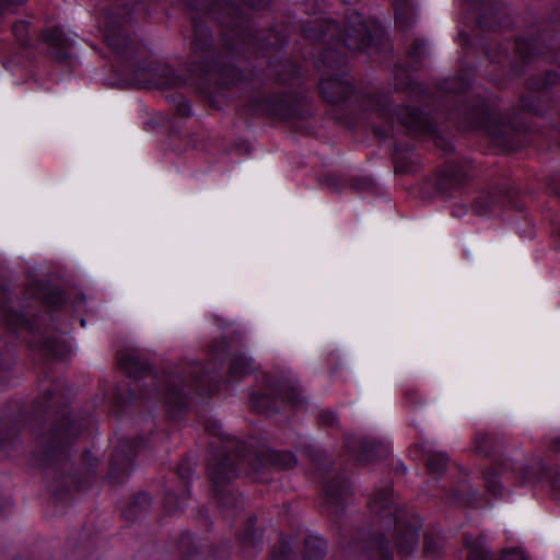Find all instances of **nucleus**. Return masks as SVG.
Here are the masks:
<instances>
[{
    "label": "nucleus",
    "mask_w": 560,
    "mask_h": 560,
    "mask_svg": "<svg viewBox=\"0 0 560 560\" xmlns=\"http://www.w3.org/2000/svg\"><path fill=\"white\" fill-rule=\"evenodd\" d=\"M119 2L114 7H104L101 27L107 45L119 56L126 58V78L128 85L140 88L168 89L183 84L174 71L160 62L144 59V50L137 46L122 30L131 21L130 12Z\"/></svg>",
    "instance_id": "f257e3e1"
},
{
    "label": "nucleus",
    "mask_w": 560,
    "mask_h": 560,
    "mask_svg": "<svg viewBox=\"0 0 560 560\" xmlns=\"http://www.w3.org/2000/svg\"><path fill=\"white\" fill-rule=\"evenodd\" d=\"M205 430L224 444L222 451L213 453L208 463V472L215 488L237 477L246 464L254 472H260L267 464L276 468H291L296 464L290 452L268 448L253 454L246 443L225 433L215 419L207 420Z\"/></svg>",
    "instance_id": "f03ea898"
},
{
    "label": "nucleus",
    "mask_w": 560,
    "mask_h": 560,
    "mask_svg": "<svg viewBox=\"0 0 560 560\" xmlns=\"http://www.w3.org/2000/svg\"><path fill=\"white\" fill-rule=\"evenodd\" d=\"M371 510L380 516L386 528L394 525L395 545L401 556L410 555L419 544L421 522L411 511L400 508L394 499L390 487L376 491L370 501Z\"/></svg>",
    "instance_id": "7ed1b4c3"
},
{
    "label": "nucleus",
    "mask_w": 560,
    "mask_h": 560,
    "mask_svg": "<svg viewBox=\"0 0 560 560\" xmlns=\"http://www.w3.org/2000/svg\"><path fill=\"white\" fill-rule=\"evenodd\" d=\"M162 388L153 392L172 411L185 408L194 395H211L214 388L210 377L198 363H185L165 373L160 380Z\"/></svg>",
    "instance_id": "20e7f679"
},
{
    "label": "nucleus",
    "mask_w": 560,
    "mask_h": 560,
    "mask_svg": "<svg viewBox=\"0 0 560 560\" xmlns=\"http://www.w3.org/2000/svg\"><path fill=\"white\" fill-rule=\"evenodd\" d=\"M539 468L541 477L532 469L518 468L515 470L510 464H502L485 474V488L495 499H508L512 487L516 485L532 486L534 482H542L545 478H550L549 471L545 467L539 466Z\"/></svg>",
    "instance_id": "39448f33"
},
{
    "label": "nucleus",
    "mask_w": 560,
    "mask_h": 560,
    "mask_svg": "<svg viewBox=\"0 0 560 560\" xmlns=\"http://www.w3.org/2000/svg\"><path fill=\"white\" fill-rule=\"evenodd\" d=\"M467 129H483L494 144L509 149L511 147L514 128L505 124L499 113L488 104H480L472 109L463 121Z\"/></svg>",
    "instance_id": "423d86ee"
},
{
    "label": "nucleus",
    "mask_w": 560,
    "mask_h": 560,
    "mask_svg": "<svg viewBox=\"0 0 560 560\" xmlns=\"http://www.w3.org/2000/svg\"><path fill=\"white\" fill-rule=\"evenodd\" d=\"M317 39L341 42L348 49L360 50L369 46L372 39V27L366 24L359 13L353 12L348 16L343 31H340L335 21H329L320 31Z\"/></svg>",
    "instance_id": "0eeeda50"
},
{
    "label": "nucleus",
    "mask_w": 560,
    "mask_h": 560,
    "mask_svg": "<svg viewBox=\"0 0 560 560\" xmlns=\"http://www.w3.org/2000/svg\"><path fill=\"white\" fill-rule=\"evenodd\" d=\"M208 14L210 19L217 20L220 24L224 25L223 42L228 48L235 49L237 47V43H232L234 38L242 44L259 46L258 38L244 27L238 10L233 4L213 3Z\"/></svg>",
    "instance_id": "6e6552de"
},
{
    "label": "nucleus",
    "mask_w": 560,
    "mask_h": 560,
    "mask_svg": "<svg viewBox=\"0 0 560 560\" xmlns=\"http://www.w3.org/2000/svg\"><path fill=\"white\" fill-rule=\"evenodd\" d=\"M278 399L287 400L293 406H299L302 402L295 383L291 381L275 383L272 380H268L262 390L252 394L250 406L256 411L270 413L277 409Z\"/></svg>",
    "instance_id": "1a4fd4ad"
},
{
    "label": "nucleus",
    "mask_w": 560,
    "mask_h": 560,
    "mask_svg": "<svg viewBox=\"0 0 560 560\" xmlns=\"http://www.w3.org/2000/svg\"><path fill=\"white\" fill-rule=\"evenodd\" d=\"M120 369L132 378L128 384L132 397H147L150 394L144 389L147 385H154L155 377L147 364L136 353H121L118 358Z\"/></svg>",
    "instance_id": "9d476101"
},
{
    "label": "nucleus",
    "mask_w": 560,
    "mask_h": 560,
    "mask_svg": "<svg viewBox=\"0 0 560 560\" xmlns=\"http://www.w3.org/2000/svg\"><path fill=\"white\" fill-rule=\"evenodd\" d=\"M381 116L389 119L390 124L395 121L401 124L413 135L433 136L435 133L431 118L418 108L401 107L398 112L392 113V108L388 106L381 109Z\"/></svg>",
    "instance_id": "9b49d317"
},
{
    "label": "nucleus",
    "mask_w": 560,
    "mask_h": 560,
    "mask_svg": "<svg viewBox=\"0 0 560 560\" xmlns=\"http://www.w3.org/2000/svg\"><path fill=\"white\" fill-rule=\"evenodd\" d=\"M322 90L330 102H342L350 95L352 88L349 82L326 78L322 82Z\"/></svg>",
    "instance_id": "f8f14e48"
},
{
    "label": "nucleus",
    "mask_w": 560,
    "mask_h": 560,
    "mask_svg": "<svg viewBox=\"0 0 560 560\" xmlns=\"http://www.w3.org/2000/svg\"><path fill=\"white\" fill-rule=\"evenodd\" d=\"M77 431V423L67 419L62 424L54 430L49 441V452H56L63 444L69 443Z\"/></svg>",
    "instance_id": "ddd939ff"
},
{
    "label": "nucleus",
    "mask_w": 560,
    "mask_h": 560,
    "mask_svg": "<svg viewBox=\"0 0 560 560\" xmlns=\"http://www.w3.org/2000/svg\"><path fill=\"white\" fill-rule=\"evenodd\" d=\"M71 343L67 336L58 335L47 338L40 351L54 358H65L71 352Z\"/></svg>",
    "instance_id": "4468645a"
},
{
    "label": "nucleus",
    "mask_w": 560,
    "mask_h": 560,
    "mask_svg": "<svg viewBox=\"0 0 560 560\" xmlns=\"http://www.w3.org/2000/svg\"><path fill=\"white\" fill-rule=\"evenodd\" d=\"M502 200V194L501 191L490 192V191H482L479 194L478 197L475 198L472 202V210L474 212L485 215L490 212H492Z\"/></svg>",
    "instance_id": "2eb2a0df"
},
{
    "label": "nucleus",
    "mask_w": 560,
    "mask_h": 560,
    "mask_svg": "<svg viewBox=\"0 0 560 560\" xmlns=\"http://www.w3.org/2000/svg\"><path fill=\"white\" fill-rule=\"evenodd\" d=\"M194 50L196 52L205 54L212 47V38L207 24L202 21H194Z\"/></svg>",
    "instance_id": "dca6fc26"
},
{
    "label": "nucleus",
    "mask_w": 560,
    "mask_h": 560,
    "mask_svg": "<svg viewBox=\"0 0 560 560\" xmlns=\"http://www.w3.org/2000/svg\"><path fill=\"white\" fill-rule=\"evenodd\" d=\"M44 37L46 43L55 49L56 58L63 59L68 57L69 40L60 28L56 27L46 31Z\"/></svg>",
    "instance_id": "f3484780"
},
{
    "label": "nucleus",
    "mask_w": 560,
    "mask_h": 560,
    "mask_svg": "<svg viewBox=\"0 0 560 560\" xmlns=\"http://www.w3.org/2000/svg\"><path fill=\"white\" fill-rule=\"evenodd\" d=\"M253 371V364L249 358L245 353H235L231 358L230 362V380L238 381L242 377L248 375Z\"/></svg>",
    "instance_id": "a211bd4d"
},
{
    "label": "nucleus",
    "mask_w": 560,
    "mask_h": 560,
    "mask_svg": "<svg viewBox=\"0 0 560 560\" xmlns=\"http://www.w3.org/2000/svg\"><path fill=\"white\" fill-rule=\"evenodd\" d=\"M325 492L327 503L337 508L340 501L349 494L350 488L346 480L338 478L326 485Z\"/></svg>",
    "instance_id": "6ab92c4d"
},
{
    "label": "nucleus",
    "mask_w": 560,
    "mask_h": 560,
    "mask_svg": "<svg viewBox=\"0 0 560 560\" xmlns=\"http://www.w3.org/2000/svg\"><path fill=\"white\" fill-rule=\"evenodd\" d=\"M385 448L373 440L362 441L357 455V459L361 462H372L382 458L385 455Z\"/></svg>",
    "instance_id": "aec40b11"
},
{
    "label": "nucleus",
    "mask_w": 560,
    "mask_h": 560,
    "mask_svg": "<svg viewBox=\"0 0 560 560\" xmlns=\"http://www.w3.org/2000/svg\"><path fill=\"white\" fill-rule=\"evenodd\" d=\"M138 447V442H124L119 448L116 451L113 460H112V472L118 468L125 469L131 460V452H133Z\"/></svg>",
    "instance_id": "412c9836"
},
{
    "label": "nucleus",
    "mask_w": 560,
    "mask_h": 560,
    "mask_svg": "<svg viewBox=\"0 0 560 560\" xmlns=\"http://www.w3.org/2000/svg\"><path fill=\"white\" fill-rule=\"evenodd\" d=\"M423 456L430 474L439 476L445 471L447 456L444 453L425 450Z\"/></svg>",
    "instance_id": "4be33fe9"
},
{
    "label": "nucleus",
    "mask_w": 560,
    "mask_h": 560,
    "mask_svg": "<svg viewBox=\"0 0 560 560\" xmlns=\"http://www.w3.org/2000/svg\"><path fill=\"white\" fill-rule=\"evenodd\" d=\"M465 178L466 173L463 167L450 164L441 172L439 186L445 188L447 185H457Z\"/></svg>",
    "instance_id": "5701e85b"
},
{
    "label": "nucleus",
    "mask_w": 560,
    "mask_h": 560,
    "mask_svg": "<svg viewBox=\"0 0 560 560\" xmlns=\"http://www.w3.org/2000/svg\"><path fill=\"white\" fill-rule=\"evenodd\" d=\"M393 4L396 22L401 26H408L409 20H411L413 15L411 0H394Z\"/></svg>",
    "instance_id": "b1692460"
},
{
    "label": "nucleus",
    "mask_w": 560,
    "mask_h": 560,
    "mask_svg": "<svg viewBox=\"0 0 560 560\" xmlns=\"http://www.w3.org/2000/svg\"><path fill=\"white\" fill-rule=\"evenodd\" d=\"M466 549L467 560H491V557L488 553L483 541L479 538L467 539Z\"/></svg>",
    "instance_id": "393cba45"
},
{
    "label": "nucleus",
    "mask_w": 560,
    "mask_h": 560,
    "mask_svg": "<svg viewBox=\"0 0 560 560\" xmlns=\"http://www.w3.org/2000/svg\"><path fill=\"white\" fill-rule=\"evenodd\" d=\"M324 555V542L317 538H308L305 541L304 557L306 560H319Z\"/></svg>",
    "instance_id": "a878e982"
},
{
    "label": "nucleus",
    "mask_w": 560,
    "mask_h": 560,
    "mask_svg": "<svg viewBox=\"0 0 560 560\" xmlns=\"http://www.w3.org/2000/svg\"><path fill=\"white\" fill-rule=\"evenodd\" d=\"M536 49V44L532 40L520 39L514 43V54L523 61L528 60L534 50Z\"/></svg>",
    "instance_id": "bb28decb"
},
{
    "label": "nucleus",
    "mask_w": 560,
    "mask_h": 560,
    "mask_svg": "<svg viewBox=\"0 0 560 560\" xmlns=\"http://www.w3.org/2000/svg\"><path fill=\"white\" fill-rule=\"evenodd\" d=\"M253 523L248 525V527L244 530V533L241 535V540L245 546L252 547L253 551L257 553L260 551V537L255 535V532L252 528Z\"/></svg>",
    "instance_id": "cd10ccee"
},
{
    "label": "nucleus",
    "mask_w": 560,
    "mask_h": 560,
    "mask_svg": "<svg viewBox=\"0 0 560 560\" xmlns=\"http://www.w3.org/2000/svg\"><path fill=\"white\" fill-rule=\"evenodd\" d=\"M560 82V75L555 72L547 73L546 78L542 79L540 82H530L529 88L530 90H547L549 88H552L557 85Z\"/></svg>",
    "instance_id": "c85d7f7f"
},
{
    "label": "nucleus",
    "mask_w": 560,
    "mask_h": 560,
    "mask_svg": "<svg viewBox=\"0 0 560 560\" xmlns=\"http://www.w3.org/2000/svg\"><path fill=\"white\" fill-rule=\"evenodd\" d=\"M3 325L10 329H18L26 325V318L19 313H7L3 318Z\"/></svg>",
    "instance_id": "c756f323"
},
{
    "label": "nucleus",
    "mask_w": 560,
    "mask_h": 560,
    "mask_svg": "<svg viewBox=\"0 0 560 560\" xmlns=\"http://www.w3.org/2000/svg\"><path fill=\"white\" fill-rule=\"evenodd\" d=\"M226 354V342L225 340L215 341L210 350L211 360L215 363H221Z\"/></svg>",
    "instance_id": "7c9ffc66"
},
{
    "label": "nucleus",
    "mask_w": 560,
    "mask_h": 560,
    "mask_svg": "<svg viewBox=\"0 0 560 560\" xmlns=\"http://www.w3.org/2000/svg\"><path fill=\"white\" fill-rule=\"evenodd\" d=\"M428 46L424 40H417L409 49V55L415 62H420L422 57L427 54Z\"/></svg>",
    "instance_id": "2f4dec72"
},
{
    "label": "nucleus",
    "mask_w": 560,
    "mask_h": 560,
    "mask_svg": "<svg viewBox=\"0 0 560 560\" xmlns=\"http://www.w3.org/2000/svg\"><path fill=\"white\" fill-rule=\"evenodd\" d=\"M27 31L28 24L24 21L18 22L13 26L14 36L22 45H26Z\"/></svg>",
    "instance_id": "473e14b6"
},
{
    "label": "nucleus",
    "mask_w": 560,
    "mask_h": 560,
    "mask_svg": "<svg viewBox=\"0 0 560 560\" xmlns=\"http://www.w3.org/2000/svg\"><path fill=\"white\" fill-rule=\"evenodd\" d=\"M291 556V548L287 542H283L279 550L273 549L272 560H289Z\"/></svg>",
    "instance_id": "72a5a7b5"
},
{
    "label": "nucleus",
    "mask_w": 560,
    "mask_h": 560,
    "mask_svg": "<svg viewBox=\"0 0 560 560\" xmlns=\"http://www.w3.org/2000/svg\"><path fill=\"white\" fill-rule=\"evenodd\" d=\"M501 560H527L521 549H511L502 553Z\"/></svg>",
    "instance_id": "f704fd0d"
},
{
    "label": "nucleus",
    "mask_w": 560,
    "mask_h": 560,
    "mask_svg": "<svg viewBox=\"0 0 560 560\" xmlns=\"http://www.w3.org/2000/svg\"><path fill=\"white\" fill-rule=\"evenodd\" d=\"M47 303L54 305V306H60L63 303V298L61 292L54 291L51 292L50 296L47 298Z\"/></svg>",
    "instance_id": "c9c22d12"
},
{
    "label": "nucleus",
    "mask_w": 560,
    "mask_h": 560,
    "mask_svg": "<svg viewBox=\"0 0 560 560\" xmlns=\"http://www.w3.org/2000/svg\"><path fill=\"white\" fill-rule=\"evenodd\" d=\"M521 106L524 109H527L528 112L538 113V108L536 107V105L534 103L529 102L528 97H523L521 100Z\"/></svg>",
    "instance_id": "e433bc0d"
},
{
    "label": "nucleus",
    "mask_w": 560,
    "mask_h": 560,
    "mask_svg": "<svg viewBox=\"0 0 560 560\" xmlns=\"http://www.w3.org/2000/svg\"><path fill=\"white\" fill-rule=\"evenodd\" d=\"M235 501H236V499L234 498V495L232 493L222 494V497L220 498V505L222 508H226L231 503H234Z\"/></svg>",
    "instance_id": "4c0bfd02"
},
{
    "label": "nucleus",
    "mask_w": 560,
    "mask_h": 560,
    "mask_svg": "<svg viewBox=\"0 0 560 560\" xmlns=\"http://www.w3.org/2000/svg\"><path fill=\"white\" fill-rule=\"evenodd\" d=\"M25 0H0V13L10 8L11 5H18L23 3Z\"/></svg>",
    "instance_id": "58836bf2"
},
{
    "label": "nucleus",
    "mask_w": 560,
    "mask_h": 560,
    "mask_svg": "<svg viewBox=\"0 0 560 560\" xmlns=\"http://www.w3.org/2000/svg\"><path fill=\"white\" fill-rule=\"evenodd\" d=\"M243 1L245 4H247L254 9H261L268 3V0H243Z\"/></svg>",
    "instance_id": "ea45409f"
},
{
    "label": "nucleus",
    "mask_w": 560,
    "mask_h": 560,
    "mask_svg": "<svg viewBox=\"0 0 560 560\" xmlns=\"http://www.w3.org/2000/svg\"><path fill=\"white\" fill-rule=\"evenodd\" d=\"M178 113L182 115V116H189L190 113H191V109H190V106L189 104L186 102V101H182L178 105Z\"/></svg>",
    "instance_id": "a19ab883"
},
{
    "label": "nucleus",
    "mask_w": 560,
    "mask_h": 560,
    "mask_svg": "<svg viewBox=\"0 0 560 560\" xmlns=\"http://www.w3.org/2000/svg\"><path fill=\"white\" fill-rule=\"evenodd\" d=\"M323 421L328 425H334L337 423V417L334 412H325L323 415Z\"/></svg>",
    "instance_id": "79ce46f5"
},
{
    "label": "nucleus",
    "mask_w": 560,
    "mask_h": 560,
    "mask_svg": "<svg viewBox=\"0 0 560 560\" xmlns=\"http://www.w3.org/2000/svg\"><path fill=\"white\" fill-rule=\"evenodd\" d=\"M178 472L184 479H187L191 474V469L189 467H186L185 464H182L178 467Z\"/></svg>",
    "instance_id": "37998d69"
},
{
    "label": "nucleus",
    "mask_w": 560,
    "mask_h": 560,
    "mask_svg": "<svg viewBox=\"0 0 560 560\" xmlns=\"http://www.w3.org/2000/svg\"><path fill=\"white\" fill-rule=\"evenodd\" d=\"M424 550L428 553L434 552V547H433L432 538L429 537V536H425V538H424Z\"/></svg>",
    "instance_id": "c03bdc74"
},
{
    "label": "nucleus",
    "mask_w": 560,
    "mask_h": 560,
    "mask_svg": "<svg viewBox=\"0 0 560 560\" xmlns=\"http://www.w3.org/2000/svg\"><path fill=\"white\" fill-rule=\"evenodd\" d=\"M465 213H466V208L465 207L454 208V210H453V214L455 217H462Z\"/></svg>",
    "instance_id": "a18cd8bd"
},
{
    "label": "nucleus",
    "mask_w": 560,
    "mask_h": 560,
    "mask_svg": "<svg viewBox=\"0 0 560 560\" xmlns=\"http://www.w3.org/2000/svg\"><path fill=\"white\" fill-rule=\"evenodd\" d=\"M381 550H382V556L385 558V560H389L390 558V555H389V551H388V547H384L383 545H381Z\"/></svg>",
    "instance_id": "49530a36"
},
{
    "label": "nucleus",
    "mask_w": 560,
    "mask_h": 560,
    "mask_svg": "<svg viewBox=\"0 0 560 560\" xmlns=\"http://www.w3.org/2000/svg\"><path fill=\"white\" fill-rule=\"evenodd\" d=\"M476 450L479 453H485V454L487 453L486 446L480 441H477Z\"/></svg>",
    "instance_id": "de8ad7c7"
},
{
    "label": "nucleus",
    "mask_w": 560,
    "mask_h": 560,
    "mask_svg": "<svg viewBox=\"0 0 560 560\" xmlns=\"http://www.w3.org/2000/svg\"><path fill=\"white\" fill-rule=\"evenodd\" d=\"M324 62H326L330 68L334 67L332 62L330 61V52H326L324 56Z\"/></svg>",
    "instance_id": "09e8293b"
},
{
    "label": "nucleus",
    "mask_w": 560,
    "mask_h": 560,
    "mask_svg": "<svg viewBox=\"0 0 560 560\" xmlns=\"http://www.w3.org/2000/svg\"><path fill=\"white\" fill-rule=\"evenodd\" d=\"M396 171L404 173L407 172L408 170H406L398 161H396Z\"/></svg>",
    "instance_id": "8fccbe9b"
},
{
    "label": "nucleus",
    "mask_w": 560,
    "mask_h": 560,
    "mask_svg": "<svg viewBox=\"0 0 560 560\" xmlns=\"http://www.w3.org/2000/svg\"><path fill=\"white\" fill-rule=\"evenodd\" d=\"M552 487L560 489V479L559 478H553Z\"/></svg>",
    "instance_id": "3c124183"
},
{
    "label": "nucleus",
    "mask_w": 560,
    "mask_h": 560,
    "mask_svg": "<svg viewBox=\"0 0 560 560\" xmlns=\"http://www.w3.org/2000/svg\"><path fill=\"white\" fill-rule=\"evenodd\" d=\"M353 447H354V442H349V443H348V448H349L350 451H352V450H353Z\"/></svg>",
    "instance_id": "603ef678"
},
{
    "label": "nucleus",
    "mask_w": 560,
    "mask_h": 560,
    "mask_svg": "<svg viewBox=\"0 0 560 560\" xmlns=\"http://www.w3.org/2000/svg\"><path fill=\"white\" fill-rule=\"evenodd\" d=\"M556 448H557V450H560V440H557V441H556Z\"/></svg>",
    "instance_id": "864d4df0"
},
{
    "label": "nucleus",
    "mask_w": 560,
    "mask_h": 560,
    "mask_svg": "<svg viewBox=\"0 0 560 560\" xmlns=\"http://www.w3.org/2000/svg\"><path fill=\"white\" fill-rule=\"evenodd\" d=\"M552 192L555 194H560V190L556 189V188H551Z\"/></svg>",
    "instance_id": "5fc2aeb1"
}]
</instances>
